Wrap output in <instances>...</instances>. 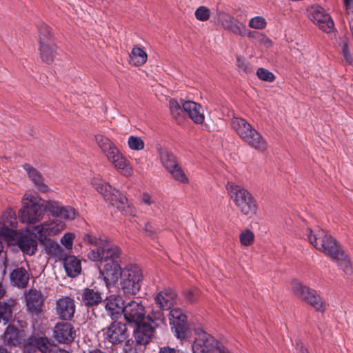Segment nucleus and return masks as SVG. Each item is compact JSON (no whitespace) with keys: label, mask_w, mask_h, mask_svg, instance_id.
<instances>
[{"label":"nucleus","mask_w":353,"mask_h":353,"mask_svg":"<svg viewBox=\"0 0 353 353\" xmlns=\"http://www.w3.org/2000/svg\"><path fill=\"white\" fill-rule=\"evenodd\" d=\"M17 225L15 212L12 209H7L0 218V236L5 240L12 239L15 234Z\"/></svg>","instance_id":"nucleus-16"},{"label":"nucleus","mask_w":353,"mask_h":353,"mask_svg":"<svg viewBox=\"0 0 353 353\" xmlns=\"http://www.w3.org/2000/svg\"><path fill=\"white\" fill-rule=\"evenodd\" d=\"M99 269L100 276L103 278L106 286L115 284L122 272L118 261L105 262L103 267Z\"/></svg>","instance_id":"nucleus-17"},{"label":"nucleus","mask_w":353,"mask_h":353,"mask_svg":"<svg viewBox=\"0 0 353 353\" xmlns=\"http://www.w3.org/2000/svg\"><path fill=\"white\" fill-rule=\"evenodd\" d=\"M159 353H179V351L169 346H165L159 349Z\"/></svg>","instance_id":"nucleus-59"},{"label":"nucleus","mask_w":353,"mask_h":353,"mask_svg":"<svg viewBox=\"0 0 353 353\" xmlns=\"http://www.w3.org/2000/svg\"><path fill=\"white\" fill-rule=\"evenodd\" d=\"M95 141L108 161L116 169L120 170L121 174L125 176L132 175L133 170L129 161L109 138L102 134H97L95 136Z\"/></svg>","instance_id":"nucleus-1"},{"label":"nucleus","mask_w":353,"mask_h":353,"mask_svg":"<svg viewBox=\"0 0 353 353\" xmlns=\"http://www.w3.org/2000/svg\"><path fill=\"white\" fill-rule=\"evenodd\" d=\"M38 240L41 242H45L47 239V236L50 235V231L48 228L46 222L37 225L34 228Z\"/></svg>","instance_id":"nucleus-45"},{"label":"nucleus","mask_w":353,"mask_h":353,"mask_svg":"<svg viewBox=\"0 0 353 353\" xmlns=\"http://www.w3.org/2000/svg\"><path fill=\"white\" fill-rule=\"evenodd\" d=\"M10 276L13 285L19 288H26L30 279L28 272L22 267H18L14 269L10 273Z\"/></svg>","instance_id":"nucleus-27"},{"label":"nucleus","mask_w":353,"mask_h":353,"mask_svg":"<svg viewBox=\"0 0 353 353\" xmlns=\"http://www.w3.org/2000/svg\"><path fill=\"white\" fill-rule=\"evenodd\" d=\"M169 320L171 328L177 339H184L188 337L187 317L180 308L170 309Z\"/></svg>","instance_id":"nucleus-13"},{"label":"nucleus","mask_w":353,"mask_h":353,"mask_svg":"<svg viewBox=\"0 0 353 353\" xmlns=\"http://www.w3.org/2000/svg\"><path fill=\"white\" fill-rule=\"evenodd\" d=\"M293 294L312 306L316 311L323 312L325 310V302L316 290L311 289L296 280L292 281Z\"/></svg>","instance_id":"nucleus-9"},{"label":"nucleus","mask_w":353,"mask_h":353,"mask_svg":"<svg viewBox=\"0 0 353 353\" xmlns=\"http://www.w3.org/2000/svg\"><path fill=\"white\" fill-rule=\"evenodd\" d=\"M121 254V249L108 239L101 249H93L88 253V257L93 261L108 262L118 261Z\"/></svg>","instance_id":"nucleus-11"},{"label":"nucleus","mask_w":353,"mask_h":353,"mask_svg":"<svg viewBox=\"0 0 353 353\" xmlns=\"http://www.w3.org/2000/svg\"><path fill=\"white\" fill-rule=\"evenodd\" d=\"M249 26L254 29L262 30L266 26V21L262 17H254L250 20Z\"/></svg>","instance_id":"nucleus-52"},{"label":"nucleus","mask_w":353,"mask_h":353,"mask_svg":"<svg viewBox=\"0 0 353 353\" xmlns=\"http://www.w3.org/2000/svg\"><path fill=\"white\" fill-rule=\"evenodd\" d=\"M3 342L9 345H18L21 342L20 331L12 325H8L4 332Z\"/></svg>","instance_id":"nucleus-32"},{"label":"nucleus","mask_w":353,"mask_h":353,"mask_svg":"<svg viewBox=\"0 0 353 353\" xmlns=\"http://www.w3.org/2000/svg\"><path fill=\"white\" fill-rule=\"evenodd\" d=\"M62 206L63 205L59 202L50 200L46 202L44 205V208L45 211L48 210L53 216L57 217L61 210Z\"/></svg>","instance_id":"nucleus-43"},{"label":"nucleus","mask_w":353,"mask_h":353,"mask_svg":"<svg viewBox=\"0 0 353 353\" xmlns=\"http://www.w3.org/2000/svg\"><path fill=\"white\" fill-rule=\"evenodd\" d=\"M123 315L125 320L129 323L134 325L141 323L146 316L145 307L143 304V301L134 299L126 303Z\"/></svg>","instance_id":"nucleus-12"},{"label":"nucleus","mask_w":353,"mask_h":353,"mask_svg":"<svg viewBox=\"0 0 353 353\" xmlns=\"http://www.w3.org/2000/svg\"><path fill=\"white\" fill-rule=\"evenodd\" d=\"M344 6L347 12H353V0H343Z\"/></svg>","instance_id":"nucleus-60"},{"label":"nucleus","mask_w":353,"mask_h":353,"mask_svg":"<svg viewBox=\"0 0 353 353\" xmlns=\"http://www.w3.org/2000/svg\"><path fill=\"white\" fill-rule=\"evenodd\" d=\"M83 239L85 243L96 246V249H101V247L108 239L98 238L91 234H86Z\"/></svg>","instance_id":"nucleus-44"},{"label":"nucleus","mask_w":353,"mask_h":353,"mask_svg":"<svg viewBox=\"0 0 353 353\" xmlns=\"http://www.w3.org/2000/svg\"><path fill=\"white\" fill-rule=\"evenodd\" d=\"M92 185L96 190L102 194L104 199L121 211L125 215H132V208L128 199L118 190L113 188L110 185L100 179H94Z\"/></svg>","instance_id":"nucleus-5"},{"label":"nucleus","mask_w":353,"mask_h":353,"mask_svg":"<svg viewBox=\"0 0 353 353\" xmlns=\"http://www.w3.org/2000/svg\"><path fill=\"white\" fill-rule=\"evenodd\" d=\"M226 189L242 214L250 216L256 213L258 209L256 201L248 190L233 182H228Z\"/></svg>","instance_id":"nucleus-4"},{"label":"nucleus","mask_w":353,"mask_h":353,"mask_svg":"<svg viewBox=\"0 0 353 353\" xmlns=\"http://www.w3.org/2000/svg\"><path fill=\"white\" fill-rule=\"evenodd\" d=\"M46 224L50 231V234L54 235L65 228V223L59 220L46 221Z\"/></svg>","instance_id":"nucleus-41"},{"label":"nucleus","mask_w":353,"mask_h":353,"mask_svg":"<svg viewBox=\"0 0 353 353\" xmlns=\"http://www.w3.org/2000/svg\"><path fill=\"white\" fill-rule=\"evenodd\" d=\"M260 34H261V33H259V32H257L255 31H249L247 29V34L245 35H247L250 39H254L259 40V35H260Z\"/></svg>","instance_id":"nucleus-61"},{"label":"nucleus","mask_w":353,"mask_h":353,"mask_svg":"<svg viewBox=\"0 0 353 353\" xmlns=\"http://www.w3.org/2000/svg\"><path fill=\"white\" fill-rule=\"evenodd\" d=\"M130 63L134 65H141L147 61V54L141 48L135 47L132 50L130 55Z\"/></svg>","instance_id":"nucleus-36"},{"label":"nucleus","mask_w":353,"mask_h":353,"mask_svg":"<svg viewBox=\"0 0 353 353\" xmlns=\"http://www.w3.org/2000/svg\"><path fill=\"white\" fill-rule=\"evenodd\" d=\"M39 46L40 57L43 62L50 64L52 63L57 54V46L54 42H50L45 44L43 40H41Z\"/></svg>","instance_id":"nucleus-25"},{"label":"nucleus","mask_w":353,"mask_h":353,"mask_svg":"<svg viewBox=\"0 0 353 353\" xmlns=\"http://www.w3.org/2000/svg\"><path fill=\"white\" fill-rule=\"evenodd\" d=\"M23 167L37 188L42 192H46L48 190V187L44 183V179L41 173L29 164H25Z\"/></svg>","instance_id":"nucleus-26"},{"label":"nucleus","mask_w":353,"mask_h":353,"mask_svg":"<svg viewBox=\"0 0 353 353\" xmlns=\"http://www.w3.org/2000/svg\"><path fill=\"white\" fill-rule=\"evenodd\" d=\"M0 353H8V352L6 348L0 346Z\"/></svg>","instance_id":"nucleus-63"},{"label":"nucleus","mask_w":353,"mask_h":353,"mask_svg":"<svg viewBox=\"0 0 353 353\" xmlns=\"http://www.w3.org/2000/svg\"><path fill=\"white\" fill-rule=\"evenodd\" d=\"M57 353H70V352H69L68 351L65 350H59Z\"/></svg>","instance_id":"nucleus-64"},{"label":"nucleus","mask_w":353,"mask_h":353,"mask_svg":"<svg viewBox=\"0 0 353 353\" xmlns=\"http://www.w3.org/2000/svg\"><path fill=\"white\" fill-rule=\"evenodd\" d=\"M144 232L145 235L150 236L151 239H154L157 237V232L153 225L151 223H147L145 225Z\"/></svg>","instance_id":"nucleus-57"},{"label":"nucleus","mask_w":353,"mask_h":353,"mask_svg":"<svg viewBox=\"0 0 353 353\" xmlns=\"http://www.w3.org/2000/svg\"><path fill=\"white\" fill-rule=\"evenodd\" d=\"M76 332L69 323H58L54 329V337L59 343H69L74 341Z\"/></svg>","instance_id":"nucleus-22"},{"label":"nucleus","mask_w":353,"mask_h":353,"mask_svg":"<svg viewBox=\"0 0 353 353\" xmlns=\"http://www.w3.org/2000/svg\"><path fill=\"white\" fill-rule=\"evenodd\" d=\"M296 350L297 353H308L307 350L304 348L301 342L296 343Z\"/></svg>","instance_id":"nucleus-62"},{"label":"nucleus","mask_w":353,"mask_h":353,"mask_svg":"<svg viewBox=\"0 0 353 353\" xmlns=\"http://www.w3.org/2000/svg\"><path fill=\"white\" fill-rule=\"evenodd\" d=\"M168 172L175 180L183 183H188V177L185 176L182 168L179 165L178 163L176 165H174L173 168L170 169Z\"/></svg>","instance_id":"nucleus-40"},{"label":"nucleus","mask_w":353,"mask_h":353,"mask_svg":"<svg viewBox=\"0 0 353 353\" xmlns=\"http://www.w3.org/2000/svg\"><path fill=\"white\" fill-rule=\"evenodd\" d=\"M43 245L46 253L50 257H53L59 260L63 259L65 256L64 251L57 242L48 239L43 242Z\"/></svg>","instance_id":"nucleus-31"},{"label":"nucleus","mask_w":353,"mask_h":353,"mask_svg":"<svg viewBox=\"0 0 353 353\" xmlns=\"http://www.w3.org/2000/svg\"><path fill=\"white\" fill-rule=\"evenodd\" d=\"M123 342V351L125 353H134L137 349V345H139L137 341L132 339L127 338Z\"/></svg>","instance_id":"nucleus-54"},{"label":"nucleus","mask_w":353,"mask_h":353,"mask_svg":"<svg viewBox=\"0 0 353 353\" xmlns=\"http://www.w3.org/2000/svg\"><path fill=\"white\" fill-rule=\"evenodd\" d=\"M155 304L163 314V310H170L176 303V294L172 290H165L159 292L154 298Z\"/></svg>","instance_id":"nucleus-23"},{"label":"nucleus","mask_w":353,"mask_h":353,"mask_svg":"<svg viewBox=\"0 0 353 353\" xmlns=\"http://www.w3.org/2000/svg\"><path fill=\"white\" fill-rule=\"evenodd\" d=\"M128 147L132 150L139 151L144 148L143 140L139 137L130 136L128 139Z\"/></svg>","instance_id":"nucleus-42"},{"label":"nucleus","mask_w":353,"mask_h":353,"mask_svg":"<svg viewBox=\"0 0 353 353\" xmlns=\"http://www.w3.org/2000/svg\"><path fill=\"white\" fill-rule=\"evenodd\" d=\"M18 245L23 253L30 256L33 255L37 250V240L30 235L21 236L18 241Z\"/></svg>","instance_id":"nucleus-30"},{"label":"nucleus","mask_w":353,"mask_h":353,"mask_svg":"<svg viewBox=\"0 0 353 353\" xmlns=\"http://www.w3.org/2000/svg\"><path fill=\"white\" fill-rule=\"evenodd\" d=\"M14 301H0V323H8L12 319Z\"/></svg>","instance_id":"nucleus-33"},{"label":"nucleus","mask_w":353,"mask_h":353,"mask_svg":"<svg viewBox=\"0 0 353 353\" xmlns=\"http://www.w3.org/2000/svg\"><path fill=\"white\" fill-rule=\"evenodd\" d=\"M258 41L261 43H263L266 47H270L272 45L270 39L262 34L259 35Z\"/></svg>","instance_id":"nucleus-58"},{"label":"nucleus","mask_w":353,"mask_h":353,"mask_svg":"<svg viewBox=\"0 0 353 353\" xmlns=\"http://www.w3.org/2000/svg\"><path fill=\"white\" fill-rule=\"evenodd\" d=\"M256 75L259 79L268 82H272L275 79V77L272 72L263 68H259L257 70Z\"/></svg>","instance_id":"nucleus-50"},{"label":"nucleus","mask_w":353,"mask_h":353,"mask_svg":"<svg viewBox=\"0 0 353 353\" xmlns=\"http://www.w3.org/2000/svg\"><path fill=\"white\" fill-rule=\"evenodd\" d=\"M170 114L173 118L180 122L183 120L185 111L183 108L175 99H170L169 102Z\"/></svg>","instance_id":"nucleus-37"},{"label":"nucleus","mask_w":353,"mask_h":353,"mask_svg":"<svg viewBox=\"0 0 353 353\" xmlns=\"http://www.w3.org/2000/svg\"><path fill=\"white\" fill-rule=\"evenodd\" d=\"M56 312L63 320H70L75 312L74 301L69 296H61L56 302Z\"/></svg>","instance_id":"nucleus-21"},{"label":"nucleus","mask_w":353,"mask_h":353,"mask_svg":"<svg viewBox=\"0 0 353 353\" xmlns=\"http://www.w3.org/2000/svg\"><path fill=\"white\" fill-rule=\"evenodd\" d=\"M43 298L41 292L30 289L26 296L28 312L32 315L39 316L43 312Z\"/></svg>","instance_id":"nucleus-18"},{"label":"nucleus","mask_w":353,"mask_h":353,"mask_svg":"<svg viewBox=\"0 0 353 353\" xmlns=\"http://www.w3.org/2000/svg\"><path fill=\"white\" fill-rule=\"evenodd\" d=\"M334 261H336L338 266L341 267L345 274H351L353 273V269L352 268V265L350 263V260L349 256L345 254L344 251L342 250V254L339 259H332Z\"/></svg>","instance_id":"nucleus-38"},{"label":"nucleus","mask_w":353,"mask_h":353,"mask_svg":"<svg viewBox=\"0 0 353 353\" xmlns=\"http://www.w3.org/2000/svg\"><path fill=\"white\" fill-rule=\"evenodd\" d=\"M45 212L44 204L41 199L30 194H26L23 199V208L19 212L21 222L33 224L39 221Z\"/></svg>","instance_id":"nucleus-6"},{"label":"nucleus","mask_w":353,"mask_h":353,"mask_svg":"<svg viewBox=\"0 0 353 353\" xmlns=\"http://www.w3.org/2000/svg\"><path fill=\"white\" fill-rule=\"evenodd\" d=\"M63 265L68 275L70 277L77 276L81 271V261L74 256H64Z\"/></svg>","instance_id":"nucleus-29"},{"label":"nucleus","mask_w":353,"mask_h":353,"mask_svg":"<svg viewBox=\"0 0 353 353\" xmlns=\"http://www.w3.org/2000/svg\"><path fill=\"white\" fill-rule=\"evenodd\" d=\"M232 125L239 137L251 148L259 152L267 150L266 140L245 119L234 117L232 119Z\"/></svg>","instance_id":"nucleus-3"},{"label":"nucleus","mask_w":353,"mask_h":353,"mask_svg":"<svg viewBox=\"0 0 353 353\" xmlns=\"http://www.w3.org/2000/svg\"><path fill=\"white\" fill-rule=\"evenodd\" d=\"M147 319L149 322L148 324L139 323L136 325L137 328L134 331L135 341L139 345H145L149 342L154 329L159 326L160 324L163 322L164 315L160 310H152V312L147 315Z\"/></svg>","instance_id":"nucleus-8"},{"label":"nucleus","mask_w":353,"mask_h":353,"mask_svg":"<svg viewBox=\"0 0 353 353\" xmlns=\"http://www.w3.org/2000/svg\"><path fill=\"white\" fill-rule=\"evenodd\" d=\"M240 241L244 246H249L254 242V235L250 230L243 231L239 236Z\"/></svg>","instance_id":"nucleus-48"},{"label":"nucleus","mask_w":353,"mask_h":353,"mask_svg":"<svg viewBox=\"0 0 353 353\" xmlns=\"http://www.w3.org/2000/svg\"><path fill=\"white\" fill-rule=\"evenodd\" d=\"M192 345L193 353H224L225 347L203 330H198Z\"/></svg>","instance_id":"nucleus-10"},{"label":"nucleus","mask_w":353,"mask_h":353,"mask_svg":"<svg viewBox=\"0 0 353 353\" xmlns=\"http://www.w3.org/2000/svg\"><path fill=\"white\" fill-rule=\"evenodd\" d=\"M103 301L101 292L94 288H85L82 293V302L86 306H94Z\"/></svg>","instance_id":"nucleus-28"},{"label":"nucleus","mask_w":353,"mask_h":353,"mask_svg":"<svg viewBox=\"0 0 353 353\" xmlns=\"http://www.w3.org/2000/svg\"><path fill=\"white\" fill-rule=\"evenodd\" d=\"M74 238L75 235L74 233L67 232L61 238L60 242L66 249L71 250Z\"/></svg>","instance_id":"nucleus-53"},{"label":"nucleus","mask_w":353,"mask_h":353,"mask_svg":"<svg viewBox=\"0 0 353 353\" xmlns=\"http://www.w3.org/2000/svg\"><path fill=\"white\" fill-rule=\"evenodd\" d=\"M341 54L347 64L353 65V52H351L347 41L343 42Z\"/></svg>","instance_id":"nucleus-46"},{"label":"nucleus","mask_w":353,"mask_h":353,"mask_svg":"<svg viewBox=\"0 0 353 353\" xmlns=\"http://www.w3.org/2000/svg\"><path fill=\"white\" fill-rule=\"evenodd\" d=\"M184 296L188 301L194 303L199 299L200 291L196 288L187 290L184 292Z\"/></svg>","instance_id":"nucleus-55"},{"label":"nucleus","mask_w":353,"mask_h":353,"mask_svg":"<svg viewBox=\"0 0 353 353\" xmlns=\"http://www.w3.org/2000/svg\"><path fill=\"white\" fill-rule=\"evenodd\" d=\"M218 21L220 26H221L224 29L228 30L230 27L234 17L230 16L228 14L224 12H219L218 14Z\"/></svg>","instance_id":"nucleus-51"},{"label":"nucleus","mask_w":353,"mask_h":353,"mask_svg":"<svg viewBox=\"0 0 353 353\" xmlns=\"http://www.w3.org/2000/svg\"><path fill=\"white\" fill-rule=\"evenodd\" d=\"M105 308L112 320L118 319L123 314L125 302L120 295L111 294L105 300Z\"/></svg>","instance_id":"nucleus-19"},{"label":"nucleus","mask_w":353,"mask_h":353,"mask_svg":"<svg viewBox=\"0 0 353 353\" xmlns=\"http://www.w3.org/2000/svg\"><path fill=\"white\" fill-rule=\"evenodd\" d=\"M141 203L145 205L151 206L156 205L155 199L148 193H143L141 196Z\"/></svg>","instance_id":"nucleus-56"},{"label":"nucleus","mask_w":353,"mask_h":353,"mask_svg":"<svg viewBox=\"0 0 353 353\" xmlns=\"http://www.w3.org/2000/svg\"><path fill=\"white\" fill-rule=\"evenodd\" d=\"M159 153L161 163L168 172L178 163L175 156L171 152L161 149Z\"/></svg>","instance_id":"nucleus-34"},{"label":"nucleus","mask_w":353,"mask_h":353,"mask_svg":"<svg viewBox=\"0 0 353 353\" xmlns=\"http://www.w3.org/2000/svg\"><path fill=\"white\" fill-rule=\"evenodd\" d=\"M227 30H229L234 34H239L241 37H244L247 34L246 26L243 23L240 22L239 20L234 18Z\"/></svg>","instance_id":"nucleus-39"},{"label":"nucleus","mask_w":353,"mask_h":353,"mask_svg":"<svg viewBox=\"0 0 353 353\" xmlns=\"http://www.w3.org/2000/svg\"><path fill=\"white\" fill-rule=\"evenodd\" d=\"M50 342L46 337L29 336L24 342V353H35L40 351L41 353H47L49 351Z\"/></svg>","instance_id":"nucleus-20"},{"label":"nucleus","mask_w":353,"mask_h":353,"mask_svg":"<svg viewBox=\"0 0 353 353\" xmlns=\"http://www.w3.org/2000/svg\"><path fill=\"white\" fill-rule=\"evenodd\" d=\"M307 13L311 21L321 30L327 33L332 32L334 28L333 20L323 8L317 6H312L307 10Z\"/></svg>","instance_id":"nucleus-14"},{"label":"nucleus","mask_w":353,"mask_h":353,"mask_svg":"<svg viewBox=\"0 0 353 353\" xmlns=\"http://www.w3.org/2000/svg\"><path fill=\"white\" fill-rule=\"evenodd\" d=\"M310 243L318 250L323 252L331 259H339L342 254V249L336 241L326 232L319 228L306 230Z\"/></svg>","instance_id":"nucleus-2"},{"label":"nucleus","mask_w":353,"mask_h":353,"mask_svg":"<svg viewBox=\"0 0 353 353\" xmlns=\"http://www.w3.org/2000/svg\"><path fill=\"white\" fill-rule=\"evenodd\" d=\"M57 217L65 220H73L76 217V211L74 208L70 206H62L61 210Z\"/></svg>","instance_id":"nucleus-47"},{"label":"nucleus","mask_w":353,"mask_h":353,"mask_svg":"<svg viewBox=\"0 0 353 353\" xmlns=\"http://www.w3.org/2000/svg\"><path fill=\"white\" fill-rule=\"evenodd\" d=\"M142 280L141 268L137 265H128L121 272V289L126 295H135L141 289Z\"/></svg>","instance_id":"nucleus-7"},{"label":"nucleus","mask_w":353,"mask_h":353,"mask_svg":"<svg viewBox=\"0 0 353 353\" xmlns=\"http://www.w3.org/2000/svg\"><path fill=\"white\" fill-rule=\"evenodd\" d=\"M185 113H187L189 118L195 123L201 124L204 121V110L203 107L192 101H186L182 103Z\"/></svg>","instance_id":"nucleus-24"},{"label":"nucleus","mask_w":353,"mask_h":353,"mask_svg":"<svg viewBox=\"0 0 353 353\" xmlns=\"http://www.w3.org/2000/svg\"><path fill=\"white\" fill-rule=\"evenodd\" d=\"M105 339L112 345H118L123 342L129 336L126 325L120 321H114L108 327L103 330Z\"/></svg>","instance_id":"nucleus-15"},{"label":"nucleus","mask_w":353,"mask_h":353,"mask_svg":"<svg viewBox=\"0 0 353 353\" xmlns=\"http://www.w3.org/2000/svg\"><path fill=\"white\" fill-rule=\"evenodd\" d=\"M38 30V43L41 45V40L43 39L45 44L50 42H53V35L51 28L43 22H39L37 26Z\"/></svg>","instance_id":"nucleus-35"},{"label":"nucleus","mask_w":353,"mask_h":353,"mask_svg":"<svg viewBox=\"0 0 353 353\" xmlns=\"http://www.w3.org/2000/svg\"><path fill=\"white\" fill-rule=\"evenodd\" d=\"M194 15L197 20L205 21L210 18V11L207 7L201 6L195 10Z\"/></svg>","instance_id":"nucleus-49"}]
</instances>
